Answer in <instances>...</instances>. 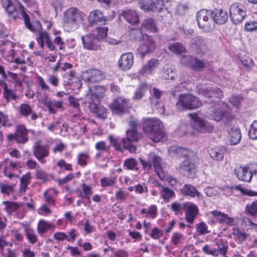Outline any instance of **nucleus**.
<instances>
[{
  "instance_id": "f257e3e1",
  "label": "nucleus",
  "mask_w": 257,
  "mask_h": 257,
  "mask_svg": "<svg viewBox=\"0 0 257 257\" xmlns=\"http://www.w3.org/2000/svg\"><path fill=\"white\" fill-rule=\"evenodd\" d=\"M19 5L20 11L22 13L27 28L33 32L38 31L36 40L39 45L40 47L43 49L44 47V43H45L47 47L50 51H55L56 50V46L53 44L48 33L42 29L41 23L38 21L32 25L30 22L28 15L26 13L25 7L20 2H19Z\"/></svg>"
},
{
  "instance_id": "f03ea898",
  "label": "nucleus",
  "mask_w": 257,
  "mask_h": 257,
  "mask_svg": "<svg viewBox=\"0 0 257 257\" xmlns=\"http://www.w3.org/2000/svg\"><path fill=\"white\" fill-rule=\"evenodd\" d=\"M85 15L78 9L70 8L63 14V27L65 31L70 32L77 29L84 20Z\"/></svg>"
},
{
  "instance_id": "7ed1b4c3",
  "label": "nucleus",
  "mask_w": 257,
  "mask_h": 257,
  "mask_svg": "<svg viewBox=\"0 0 257 257\" xmlns=\"http://www.w3.org/2000/svg\"><path fill=\"white\" fill-rule=\"evenodd\" d=\"M143 129L147 136L155 142H160L165 136L162 122L156 118L146 120Z\"/></svg>"
},
{
  "instance_id": "20e7f679",
  "label": "nucleus",
  "mask_w": 257,
  "mask_h": 257,
  "mask_svg": "<svg viewBox=\"0 0 257 257\" xmlns=\"http://www.w3.org/2000/svg\"><path fill=\"white\" fill-rule=\"evenodd\" d=\"M139 160L143 168L150 170L154 167L158 177L161 179H165V175L161 167L162 158L154 152H150L148 154L147 160L140 158Z\"/></svg>"
},
{
  "instance_id": "39448f33",
  "label": "nucleus",
  "mask_w": 257,
  "mask_h": 257,
  "mask_svg": "<svg viewBox=\"0 0 257 257\" xmlns=\"http://www.w3.org/2000/svg\"><path fill=\"white\" fill-rule=\"evenodd\" d=\"M216 105V104H214L213 106L208 108L206 112L207 117L216 121L222 120L226 123L231 122L233 118V116L228 107L225 105L221 109H218Z\"/></svg>"
},
{
  "instance_id": "423d86ee",
  "label": "nucleus",
  "mask_w": 257,
  "mask_h": 257,
  "mask_svg": "<svg viewBox=\"0 0 257 257\" xmlns=\"http://www.w3.org/2000/svg\"><path fill=\"white\" fill-rule=\"evenodd\" d=\"M201 105L202 102L197 97L188 93L180 95L176 103V107L179 110L194 109Z\"/></svg>"
},
{
  "instance_id": "0eeeda50",
  "label": "nucleus",
  "mask_w": 257,
  "mask_h": 257,
  "mask_svg": "<svg viewBox=\"0 0 257 257\" xmlns=\"http://www.w3.org/2000/svg\"><path fill=\"white\" fill-rule=\"evenodd\" d=\"M199 28L204 32H209L214 28L212 11L202 9L196 14Z\"/></svg>"
},
{
  "instance_id": "6e6552de",
  "label": "nucleus",
  "mask_w": 257,
  "mask_h": 257,
  "mask_svg": "<svg viewBox=\"0 0 257 257\" xmlns=\"http://www.w3.org/2000/svg\"><path fill=\"white\" fill-rule=\"evenodd\" d=\"M189 115L191 117V127L195 131L203 134L212 132L214 127L210 123L198 117L196 114H189Z\"/></svg>"
},
{
  "instance_id": "1a4fd4ad",
  "label": "nucleus",
  "mask_w": 257,
  "mask_h": 257,
  "mask_svg": "<svg viewBox=\"0 0 257 257\" xmlns=\"http://www.w3.org/2000/svg\"><path fill=\"white\" fill-rule=\"evenodd\" d=\"M229 13L232 23L235 25H238L245 18L246 9L243 5L239 3H235L230 6Z\"/></svg>"
},
{
  "instance_id": "9d476101",
  "label": "nucleus",
  "mask_w": 257,
  "mask_h": 257,
  "mask_svg": "<svg viewBox=\"0 0 257 257\" xmlns=\"http://www.w3.org/2000/svg\"><path fill=\"white\" fill-rule=\"evenodd\" d=\"M195 157L193 158H186V159L181 163L179 171L183 176L189 178H195L196 175V166L191 161Z\"/></svg>"
},
{
  "instance_id": "9b49d317",
  "label": "nucleus",
  "mask_w": 257,
  "mask_h": 257,
  "mask_svg": "<svg viewBox=\"0 0 257 257\" xmlns=\"http://www.w3.org/2000/svg\"><path fill=\"white\" fill-rule=\"evenodd\" d=\"M141 136L138 133L136 129H132L126 132V138L122 140L124 148L128 150L131 153H134L136 151V147L133 145V142L139 140Z\"/></svg>"
},
{
  "instance_id": "f8f14e48",
  "label": "nucleus",
  "mask_w": 257,
  "mask_h": 257,
  "mask_svg": "<svg viewBox=\"0 0 257 257\" xmlns=\"http://www.w3.org/2000/svg\"><path fill=\"white\" fill-rule=\"evenodd\" d=\"M28 130L24 125H18L15 134L8 135L7 139L9 141L15 140L18 143L25 144L28 141Z\"/></svg>"
},
{
  "instance_id": "ddd939ff",
  "label": "nucleus",
  "mask_w": 257,
  "mask_h": 257,
  "mask_svg": "<svg viewBox=\"0 0 257 257\" xmlns=\"http://www.w3.org/2000/svg\"><path fill=\"white\" fill-rule=\"evenodd\" d=\"M110 106L114 113L120 115L127 112L130 104L127 100L122 97H118L113 100Z\"/></svg>"
},
{
  "instance_id": "4468645a",
  "label": "nucleus",
  "mask_w": 257,
  "mask_h": 257,
  "mask_svg": "<svg viewBox=\"0 0 257 257\" xmlns=\"http://www.w3.org/2000/svg\"><path fill=\"white\" fill-rule=\"evenodd\" d=\"M84 48L89 50H98L101 48V41L93 34H88L81 37Z\"/></svg>"
},
{
  "instance_id": "2eb2a0df",
  "label": "nucleus",
  "mask_w": 257,
  "mask_h": 257,
  "mask_svg": "<svg viewBox=\"0 0 257 257\" xmlns=\"http://www.w3.org/2000/svg\"><path fill=\"white\" fill-rule=\"evenodd\" d=\"M105 77L104 74L98 69H90L82 73V77L88 84L98 82Z\"/></svg>"
},
{
  "instance_id": "dca6fc26",
  "label": "nucleus",
  "mask_w": 257,
  "mask_h": 257,
  "mask_svg": "<svg viewBox=\"0 0 257 257\" xmlns=\"http://www.w3.org/2000/svg\"><path fill=\"white\" fill-rule=\"evenodd\" d=\"M33 154L39 161L44 163L45 161L44 159L49 155V147L48 145H41L38 142L34 146Z\"/></svg>"
},
{
  "instance_id": "f3484780",
  "label": "nucleus",
  "mask_w": 257,
  "mask_h": 257,
  "mask_svg": "<svg viewBox=\"0 0 257 257\" xmlns=\"http://www.w3.org/2000/svg\"><path fill=\"white\" fill-rule=\"evenodd\" d=\"M88 21L89 25L93 26L97 24L105 25L107 20L101 11L95 10L89 13Z\"/></svg>"
},
{
  "instance_id": "a211bd4d",
  "label": "nucleus",
  "mask_w": 257,
  "mask_h": 257,
  "mask_svg": "<svg viewBox=\"0 0 257 257\" xmlns=\"http://www.w3.org/2000/svg\"><path fill=\"white\" fill-rule=\"evenodd\" d=\"M199 93L204 95L208 100H205V102L211 104L212 103L215 104V101L212 99H209L210 98L215 97L221 98L223 96L222 91L218 87L208 89L202 88L199 89Z\"/></svg>"
},
{
  "instance_id": "6ab92c4d",
  "label": "nucleus",
  "mask_w": 257,
  "mask_h": 257,
  "mask_svg": "<svg viewBox=\"0 0 257 257\" xmlns=\"http://www.w3.org/2000/svg\"><path fill=\"white\" fill-rule=\"evenodd\" d=\"M168 152L172 157L177 156L191 158L196 156V154L194 152L176 146L170 147L168 149Z\"/></svg>"
},
{
  "instance_id": "aec40b11",
  "label": "nucleus",
  "mask_w": 257,
  "mask_h": 257,
  "mask_svg": "<svg viewBox=\"0 0 257 257\" xmlns=\"http://www.w3.org/2000/svg\"><path fill=\"white\" fill-rule=\"evenodd\" d=\"M105 92L104 87L101 86H96L93 88H89V92L87 94L86 99L90 102H98L103 98Z\"/></svg>"
},
{
  "instance_id": "412c9836",
  "label": "nucleus",
  "mask_w": 257,
  "mask_h": 257,
  "mask_svg": "<svg viewBox=\"0 0 257 257\" xmlns=\"http://www.w3.org/2000/svg\"><path fill=\"white\" fill-rule=\"evenodd\" d=\"M134 64V54L127 53L121 55L118 61V65L123 70H129Z\"/></svg>"
},
{
  "instance_id": "4be33fe9",
  "label": "nucleus",
  "mask_w": 257,
  "mask_h": 257,
  "mask_svg": "<svg viewBox=\"0 0 257 257\" xmlns=\"http://www.w3.org/2000/svg\"><path fill=\"white\" fill-rule=\"evenodd\" d=\"M237 178L241 181L250 182L252 177V171L249 170L248 167H239L234 170Z\"/></svg>"
},
{
  "instance_id": "5701e85b",
  "label": "nucleus",
  "mask_w": 257,
  "mask_h": 257,
  "mask_svg": "<svg viewBox=\"0 0 257 257\" xmlns=\"http://www.w3.org/2000/svg\"><path fill=\"white\" fill-rule=\"evenodd\" d=\"M1 166L3 168L5 175L10 179L14 176L13 172L18 169L17 163L12 162L8 158L6 159L1 163Z\"/></svg>"
},
{
  "instance_id": "b1692460",
  "label": "nucleus",
  "mask_w": 257,
  "mask_h": 257,
  "mask_svg": "<svg viewBox=\"0 0 257 257\" xmlns=\"http://www.w3.org/2000/svg\"><path fill=\"white\" fill-rule=\"evenodd\" d=\"M185 210L186 221L189 223H193L199 213V209L197 206L194 203L188 202Z\"/></svg>"
},
{
  "instance_id": "393cba45",
  "label": "nucleus",
  "mask_w": 257,
  "mask_h": 257,
  "mask_svg": "<svg viewBox=\"0 0 257 257\" xmlns=\"http://www.w3.org/2000/svg\"><path fill=\"white\" fill-rule=\"evenodd\" d=\"M182 194L184 196H189L192 198H197L198 199L202 198V195L197 190L196 188L191 184H185L180 189Z\"/></svg>"
},
{
  "instance_id": "a878e982",
  "label": "nucleus",
  "mask_w": 257,
  "mask_h": 257,
  "mask_svg": "<svg viewBox=\"0 0 257 257\" xmlns=\"http://www.w3.org/2000/svg\"><path fill=\"white\" fill-rule=\"evenodd\" d=\"M144 43L141 44L138 49V53L143 58L150 51L155 47V42L150 37L147 36Z\"/></svg>"
},
{
  "instance_id": "bb28decb",
  "label": "nucleus",
  "mask_w": 257,
  "mask_h": 257,
  "mask_svg": "<svg viewBox=\"0 0 257 257\" xmlns=\"http://www.w3.org/2000/svg\"><path fill=\"white\" fill-rule=\"evenodd\" d=\"M89 108L90 111L96 117L100 118H104L106 117V109L102 106L98 105L97 102L88 101Z\"/></svg>"
},
{
  "instance_id": "cd10ccee",
  "label": "nucleus",
  "mask_w": 257,
  "mask_h": 257,
  "mask_svg": "<svg viewBox=\"0 0 257 257\" xmlns=\"http://www.w3.org/2000/svg\"><path fill=\"white\" fill-rule=\"evenodd\" d=\"M210 214L220 224L231 225L234 222L233 218L229 217L227 214L220 211L213 210L210 212Z\"/></svg>"
},
{
  "instance_id": "c85d7f7f",
  "label": "nucleus",
  "mask_w": 257,
  "mask_h": 257,
  "mask_svg": "<svg viewBox=\"0 0 257 257\" xmlns=\"http://www.w3.org/2000/svg\"><path fill=\"white\" fill-rule=\"evenodd\" d=\"M159 61L153 58L148 61L140 70L139 73L142 75H149L154 73L155 70L158 67Z\"/></svg>"
},
{
  "instance_id": "c756f323",
  "label": "nucleus",
  "mask_w": 257,
  "mask_h": 257,
  "mask_svg": "<svg viewBox=\"0 0 257 257\" xmlns=\"http://www.w3.org/2000/svg\"><path fill=\"white\" fill-rule=\"evenodd\" d=\"M3 7L9 18L16 20L19 17L18 11L11 0H3Z\"/></svg>"
},
{
  "instance_id": "7c9ffc66",
  "label": "nucleus",
  "mask_w": 257,
  "mask_h": 257,
  "mask_svg": "<svg viewBox=\"0 0 257 257\" xmlns=\"http://www.w3.org/2000/svg\"><path fill=\"white\" fill-rule=\"evenodd\" d=\"M212 13V19L214 23L219 25L224 24L227 19V13L223 10H215Z\"/></svg>"
},
{
  "instance_id": "2f4dec72",
  "label": "nucleus",
  "mask_w": 257,
  "mask_h": 257,
  "mask_svg": "<svg viewBox=\"0 0 257 257\" xmlns=\"http://www.w3.org/2000/svg\"><path fill=\"white\" fill-rule=\"evenodd\" d=\"M154 187L159 189L160 195L164 200H168L175 196V192L167 187L164 186L158 182L154 183Z\"/></svg>"
},
{
  "instance_id": "473e14b6",
  "label": "nucleus",
  "mask_w": 257,
  "mask_h": 257,
  "mask_svg": "<svg viewBox=\"0 0 257 257\" xmlns=\"http://www.w3.org/2000/svg\"><path fill=\"white\" fill-rule=\"evenodd\" d=\"M44 104L47 107L49 112L51 114H55L57 112V109H64L62 101H57L55 99L47 100L44 102Z\"/></svg>"
},
{
  "instance_id": "72a5a7b5",
  "label": "nucleus",
  "mask_w": 257,
  "mask_h": 257,
  "mask_svg": "<svg viewBox=\"0 0 257 257\" xmlns=\"http://www.w3.org/2000/svg\"><path fill=\"white\" fill-rule=\"evenodd\" d=\"M3 97L6 100L7 103L11 101H17L20 99V97L17 95L12 89L9 88L7 84L4 86Z\"/></svg>"
},
{
  "instance_id": "f704fd0d",
  "label": "nucleus",
  "mask_w": 257,
  "mask_h": 257,
  "mask_svg": "<svg viewBox=\"0 0 257 257\" xmlns=\"http://www.w3.org/2000/svg\"><path fill=\"white\" fill-rule=\"evenodd\" d=\"M20 112L22 115L28 117L31 114V120H36L38 116L37 114L32 110L30 105L27 103H23L20 105Z\"/></svg>"
},
{
  "instance_id": "c9c22d12",
  "label": "nucleus",
  "mask_w": 257,
  "mask_h": 257,
  "mask_svg": "<svg viewBox=\"0 0 257 257\" xmlns=\"http://www.w3.org/2000/svg\"><path fill=\"white\" fill-rule=\"evenodd\" d=\"M228 133L230 136V144L233 145L237 144L241 138V135L239 128L235 126H231L228 130Z\"/></svg>"
},
{
  "instance_id": "e433bc0d",
  "label": "nucleus",
  "mask_w": 257,
  "mask_h": 257,
  "mask_svg": "<svg viewBox=\"0 0 257 257\" xmlns=\"http://www.w3.org/2000/svg\"><path fill=\"white\" fill-rule=\"evenodd\" d=\"M122 17L128 23L132 25H136L139 22V15L135 11L127 10L123 11Z\"/></svg>"
},
{
  "instance_id": "4c0bfd02",
  "label": "nucleus",
  "mask_w": 257,
  "mask_h": 257,
  "mask_svg": "<svg viewBox=\"0 0 257 257\" xmlns=\"http://www.w3.org/2000/svg\"><path fill=\"white\" fill-rule=\"evenodd\" d=\"M216 245L217 246V248H216L217 255L221 254L223 256L227 257L226 254L228 247L227 242L223 239H219L216 240Z\"/></svg>"
},
{
  "instance_id": "58836bf2",
  "label": "nucleus",
  "mask_w": 257,
  "mask_h": 257,
  "mask_svg": "<svg viewBox=\"0 0 257 257\" xmlns=\"http://www.w3.org/2000/svg\"><path fill=\"white\" fill-rule=\"evenodd\" d=\"M224 149L218 147L212 148L209 152L210 157L216 161L222 160L224 157Z\"/></svg>"
},
{
  "instance_id": "ea45409f",
  "label": "nucleus",
  "mask_w": 257,
  "mask_h": 257,
  "mask_svg": "<svg viewBox=\"0 0 257 257\" xmlns=\"http://www.w3.org/2000/svg\"><path fill=\"white\" fill-rule=\"evenodd\" d=\"M53 224L44 220H40L38 224L37 231L40 235H43L48 229H51Z\"/></svg>"
},
{
  "instance_id": "a19ab883",
  "label": "nucleus",
  "mask_w": 257,
  "mask_h": 257,
  "mask_svg": "<svg viewBox=\"0 0 257 257\" xmlns=\"http://www.w3.org/2000/svg\"><path fill=\"white\" fill-rule=\"evenodd\" d=\"M142 27L154 33H156L158 31L154 19L151 18L144 20L142 24Z\"/></svg>"
},
{
  "instance_id": "79ce46f5",
  "label": "nucleus",
  "mask_w": 257,
  "mask_h": 257,
  "mask_svg": "<svg viewBox=\"0 0 257 257\" xmlns=\"http://www.w3.org/2000/svg\"><path fill=\"white\" fill-rule=\"evenodd\" d=\"M176 76L175 69L172 66L164 67L163 70L162 77L165 79L173 80Z\"/></svg>"
},
{
  "instance_id": "37998d69",
  "label": "nucleus",
  "mask_w": 257,
  "mask_h": 257,
  "mask_svg": "<svg viewBox=\"0 0 257 257\" xmlns=\"http://www.w3.org/2000/svg\"><path fill=\"white\" fill-rule=\"evenodd\" d=\"M198 53H204L207 50L206 40L201 37H196L195 41Z\"/></svg>"
},
{
  "instance_id": "c03bdc74",
  "label": "nucleus",
  "mask_w": 257,
  "mask_h": 257,
  "mask_svg": "<svg viewBox=\"0 0 257 257\" xmlns=\"http://www.w3.org/2000/svg\"><path fill=\"white\" fill-rule=\"evenodd\" d=\"M148 89V85L146 83L141 84L137 89L133 99L135 100H140L144 96L145 92Z\"/></svg>"
},
{
  "instance_id": "a18cd8bd",
  "label": "nucleus",
  "mask_w": 257,
  "mask_h": 257,
  "mask_svg": "<svg viewBox=\"0 0 257 257\" xmlns=\"http://www.w3.org/2000/svg\"><path fill=\"white\" fill-rule=\"evenodd\" d=\"M158 209L157 207L155 205H151L148 209L143 208L141 211V214H146V215L151 217L152 218H155L157 216Z\"/></svg>"
},
{
  "instance_id": "49530a36",
  "label": "nucleus",
  "mask_w": 257,
  "mask_h": 257,
  "mask_svg": "<svg viewBox=\"0 0 257 257\" xmlns=\"http://www.w3.org/2000/svg\"><path fill=\"white\" fill-rule=\"evenodd\" d=\"M90 159L88 153H80L77 156V164L82 167H85Z\"/></svg>"
},
{
  "instance_id": "de8ad7c7",
  "label": "nucleus",
  "mask_w": 257,
  "mask_h": 257,
  "mask_svg": "<svg viewBox=\"0 0 257 257\" xmlns=\"http://www.w3.org/2000/svg\"><path fill=\"white\" fill-rule=\"evenodd\" d=\"M3 204L4 206V209L9 214L16 211L19 207L18 203L15 202L4 201L3 202Z\"/></svg>"
},
{
  "instance_id": "09e8293b",
  "label": "nucleus",
  "mask_w": 257,
  "mask_h": 257,
  "mask_svg": "<svg viewBox=\"0 0 257 257\" xmlns=\"http://www.w3.org/2000/svg\"><path fill=\"white\" fill-rule=\"evenodd\" d=\"M140 8L145 11H152L155 10V3L152 0H141Z\"/></svg>"
},
{
  "instance_id": "8fccbe9b",
  "label": "nucleus",
  "mask_w": 257,
  "mask_h": 257,
  "mask_svg": "<svg viewBox=\"0 0 257 257\" xmlns=\"http://www.w3.org/2000/svg\"><path fill=\"white\" fill-rule=\"evenodd\" d=\"M25 232L27 238L31 244H35L37 241V236L35 232V231L29 227H26Z\"/></svg>"
},
{
  "instance_id": "3c124183",
  "label": "nucleus",
  "mask_w": 257,
  "mask_h": 257,
  "mask_svg": "<svg viewBox=\"0 0 257 257\" xmlns=\"http://www.w3.org/2000/svg\"><path fill=\"white\" fill-rule=\"evenodd\" d=\"M170 0H156L155 3V9L158 12L166 10L169 5Z\"/></svg>"
},
{
  "instance_id": "603ef678",
  "label": "nucleus",
  "mask_w": 257,
  "mask_h": 257,
  "mask_svg": "<svg viewBox=\"0 0 257 257\" xmlns=\"http://www.w3.org/2000/svg\"><path fill=\"white\" fill-rule=\"evenodd\" d=\"M188 203V202L181 203L175 202L171 204V207L173 211L175 212V214H178L184 210H185Z\"/></svg>"
},
{
  "instance_id": "864d4df0",
  "label": "nucleus",
  "mask_w": 257,
  "mask_h": 257,
  "mask_svg": "<svg viewBox=\"0 0 257 257\" xmlns=\"http://www.w3.org/2000/svg\"><path fill=\"white\" fill-rule=\"evenodd\" d=\"M169 49L176 54H180L185 51V47L182 43H173L169 46Z\"/></svg>"
},
{
  "instance_id": "5fc2aeb1",
  "label": "nucleus",
  "mask_w": 257,
  "mask_h": 257,
  "mask_svg": "<svg viewBox=\"0 0 257 257\" xmlns=\"http://www.w3.org/2000/svg\"><path fill=\"white\" fill-rule=\"evenodd\" d=\"M205 63L204 61L194 57L190 68L196 71H201L205 67Z\"/></svg>"
},
{
  "instance_id": "6e6d98bb",
  "label": "nucleus",
  "mask_w": 257,
  "mask_h": 257,
  "mask_svg": "<svg viewBox=\"0 0 257 257\" xmlns=\"http://www.w3.org/2000/svg\"><path fill=\"white\" fill-rule=\"evenodd\" d=\"M233 234L239 243H242L245 241L248 236L247 233L238 228L234 230Z\"/></svg>"
},
{
  "instance_id": "4d7b16f0",
  "label": "nucleus",
  "mask_w": 257,
  "mask_h": 257,
  "mask_svg": "<svg viewBox=\"0 0 257 257\" xmlns=\"http://www.w3.org/2000/svg\"><path fill=\"white\" fill-rule=\"evenodd\" d=\"M81 188L84 193V195L82 196V198L87 199L88 203H90L91 201L90 199V196L92 193L91 187L85 183H83L81 185Z\"/></svg>"
},
{
  "instance_id": "13d9d810",
  "label": "nucleus",
  "mask_w": 257,
  "mask_h": 257,
  "mask_svg": "<svg viewBox=\"0 0 257 257\" xmlns=\"http://www.w3.org/2000/svg\"><path fill=\"white\" fill-rule=\"evenodd\" d=\"M245 211L251 216L257 214V201H254L251 204H247L245 207Z\"/></svg>"
},
{
  "instance_id": "bf43d9fd",
  "label": "nucleus",
  "mask_w": 257,
  "mask_h": 257,
  "mask_svg": "<svg viewBox=\"0 0 257 257\" xmlns=\"http://www.w3.org/2000/svg\"><path fill=\"white\" fill-rule=\"evenodd\" d=\"M248 135L251 140L257 139V120L253 121L251 124Z\"/></svg>"
},
{
  "instance_id": "052dcab7",
  "label": "nucleus",
  "mask_w": 257,
  "mask_h": 257,
  "mask_svg": "<svg viewBox=\"0 0 257 257\" xmlns=\"http://www.w3.org/2000/svg\"><path fill=\"white\" fill-rule=\"evenodd\" d=\"M196 229L200 235L208 233L210 231L208 230V226L204 222H201L196 224Z\"/></svg>"
},
{
  "instance_id": "680f3d73",
  "label": "nucleus",
  "mask_w": 257,
  "mask_h": 257,
  "mask_svg": "<svg viewBox=\"0 0 257 257\" xmlns=\"http://www.w3.org/2000/svg\"><path fill=\"white\" fill-rule=\"evenodd\" d=\"M202 250L206 254L211 255L212 256H217V251L216 248L213 247L212 245L206 244L202 247Z\"/></svg>"
},
{
  "instance_id": "e2e57ef3",
  "label": "nucleus",
  "mask_w": 257,
  "mask_h": 257,
  "mask_svg": "<svg viewBox=\"0 0 257 257\" xmlns=\"http://www.w3.org/2000/svg\"><path fill=\"white\" fill-rule=\"evenodd\" d=\"M114 178L103 177L101 179V185L103 187L112 186L114 185Z\"/></svg>"
},
{
  "instance_id": "0e129e2a",
  "label": "nucleus",
  "mask_w": 257,
  "mask_h": 257,
  "mask_svg": "<svg viewBox=\"0 0 257 257\" xmlns=\"http://www.w3.org/2000/svg\"><path fill=\"white\" fill-rule=\"evenodd\" d=\"M194 57L190 55H183L181 58V63L182 64L190 68L191 65L193 63V60L194 59Z\"/></svg>"
},
{
  "instance_id": "69168bd1",
  "label": "nucleus",
  "mask_w": 257,
  "mask_h": 257,
  "mask_svg": "<svg viewBox=\"0 0 257 257\" xmlns=\"http://www.w3.org/2000/svg\"><path fill=\"white\" fill-rule=\"evenodd\" d=\"M13 186L3 183L0 184V190L1 192L6 195L9 194L13 191Z\"/></svg>"
},
{
  "instance_id": "338daca9",
  "label": "nucleus",
  "mask_w": 257,
  "mask_h": 257,
  "mask_svg": "<svg viewBox=\"0 0 257 257\" xmlns=\"http://www.w3.org/2000/svg\"><path fill=\"white\" fill-rule=\"evenodd\" d=\"M128 193L120 189L115 194L116 199L121 202H124L126 200Z\"/></svg>"
},
{
  "instance_id": "774afa93",
  "label": "nucleus",
  "mask_w": 257,
  "mask_h": 257,
  "mask_svg": "<svg viewBox=\"0 0 257 257\" xmlns=\"http://www.w3.org/2000/svg\"><path fill=\"white\" fill-rule=\"evenodd\" d=\"M244 29L247 32H252L257 30V22L249 21L246 23Z\"/></svg>"
}]
</instances>
